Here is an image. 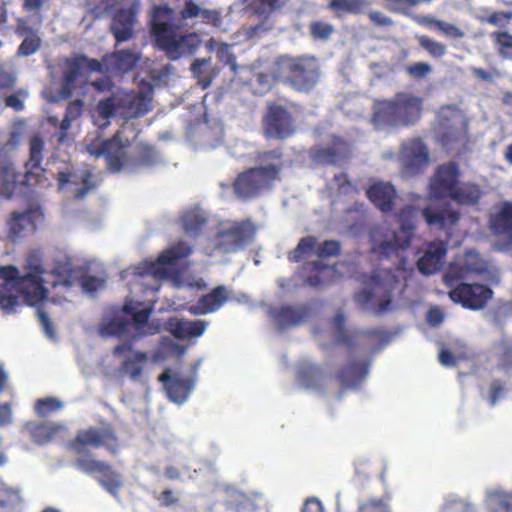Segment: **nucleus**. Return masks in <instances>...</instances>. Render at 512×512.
Here are the masks:
<instances>
[{
  "label": "nucleus",
  "mask_w": 512,
  "mask_h": 512,
  "mask_svg": "<svg viewBox=\"0 0 512 512\" xmlns=\"http://www.w3.org/2000/svg\"><path fill=\"white\" fill-rule=\"evenodd\" d=\"M309 315L305 305H282L273 313V317L280 329L297 326L303 323Z\"/></svg>",
  "instance_id": "nucleus-31"
},
{
  "label": "nucleus",
  "mask_w": 512,
  "mask_h": 512,
  "mask_svg": "<svg viewBox=\"0 0 512 512\" xmlns=\"http://www.w3.org/2000/svg\"><path fill=\"white\" fill-rule=\"evenodd\" d=\"M43 151V139L38 135L33 136L29 141V158L25 163L26 171L23 183L29 184L31 180H34V183L38 182V177H40L44 171L41 167Z\"/></svg>",
  "instance_id": "nucleus-29"
},
{
  "label": "nucleus",
  "mask_w": 512,
  "mask_h": 512,
  "mask_svg": "<svg viewBox=\"0 0 512 512\" xmlns=\"http://www.w3.org/2000/svg\"><path fill=\"white\" fill-rule=\"evenodd\" d=\"M25 268L28 271L22 276L20 283H28L32 292L30 297L36 302V305H38L46 299L48 293L43 285L46 270L43 267L42 258L39 253L31 252L28 254Z\"/></svg>",
  "instance_id": "nucleus-19"
},
{
  "label": "nucleus",
  "mask_w": 512,
  "mask_h": 512,
  "mask_svg": "<svg viewBox=\"0 0 512 512\" xmlns=\"http://www.w3.org/2000/svg\"><path fill=\"white\" fill-rule=\"evenodd\" d=\"M129 8L118 10L111 22L110 30L116 43H122L130 40L134 34V25L136 23V14L139 8V0H131L126 3Z\"/></svg>",
  "instance_id": "nucleus-21"
},
{
  "label": "nucleus",
  "mask_w": 512,
  "mask_h": 512,
  "mask_svg": "<svg viewBox=\"0 0 512 512\" xmlns=\"http://www.w3.org/2000/svg\"><path fill=\"white\" fill-rule=\"evenodd\" d=\"M406 73L415 79H424L432 71L430 64L426 62H415L405 68Z\"/></svg>",
  "instance_id": "nucleus-63"
},
{
  "label": "nucleus",
  "mask_w": 512,
  "mask_h": 512,
  "mask_svg": "<svg viewBox=\"0 0 512 512\" xmlns=\"http://www.w3.org/2000/svg\"><path fill=\"white\" fill-rule=\"evenodd\" d=\"M349 144L342 138L332 136L327 145H316L310 150V157L316 164L341 166L348 161Z\"/></svg>",
  "instance_id": "nucleus-18"
},
{
  "label": "nucleus",
  "mask_w": 512,
  "mask_h": 512,
  "mask_svg": "<svg viewBox=\"0 0 512 512\" xmlns=\"http://www.w3.org/2000/svg\"><path fill=\"white\" fill-rule=\"evenodd\" d=\"M305 283L311 287H320L327 285L333 273L331 266L322 261H312L304 265Z\"/></svg>",
  "instance_id": "nucleus-35"
},
{
  "label": "nucleus",
  "mask_w": 512,
  "mask_h": 512,
  "mask_svg": "<svg viewBox=\"0 0 512 512\" xmlns=\"http://www.w3.org/2000/svg\"><path fill=\"white\" fill-rule=\"evenodd\" d=\"M83 108L84 101L81 99H75L67 105L65 115L59 126V134L61 139L66 137L72 122L82 115Z\"/></svg>",
  "instance_id": "nucleus-46"
},
{
  "label": "nucleus",
  "mask_w": 512,
  "mask_h": 512,
  "mask_svg": "<svg viewBox=\"0 0 512 512\" xmlns=\"http://www.w3.org/2000/svg\"><path fill=\"white\" fill-rule=\"evenodd\" d=\"M62 408V403L52 397L38 399L35 404V411L39 416L45 417L48 414Z\"/></svg>",
  "instance_id": "nucleus-56"
},
{
  "label": "nucleus",
  "mask_w": 512,
  "mask_h": 512,
  "mask_svg": "<svg viewBox=\"0 0 512 512\" xmlns=\"http://www.w3.org/2000/svg\"><path fill=\"white\" fill-rule=\"evenodd\" d=\"M490 39L498 56L502 60L512 61V33L496 30L490 33Z\"/></svg>",
  "instance_id": "nucleus-42"
},
{
  "label": "nucleus",
  "mask_w": 512,
  "mask_h": 512,
  "mask_svg": "<svg viewBox=\"0 0 512 512\" xmlns=\"http://www.w3.org/2000/svg\"><path fill=\"white\" fill-rule=\"evenodd\" d=\"M282 149L276 148L258 152L255 161L260 165L249 168L237 175L232 183L234 194L242 200L258 197L264 190L270 189L280 178L283 168Z\"/></svg>",
  "instance_id": "nucleus-4"
},
{
  "label": "nucleus",
  "mask_w": 512,
  "mask_h": 512,
  "mask_svg": "<svg viewBox=\"0 0 512 512\" xmlns=\"http://www.w3.org/2000/svg\"><path fill=\"white\" fill-rule=\"evenodd\" d=\"M128 2L131 0H86V6L95 18H101L116 6L125 5Z\"/></svg>",
  "instance_id": "nucleus-48"
},
{
  "label": "nucleus",
  "mask_w": 512,
  "mask_h": 512,
  "mask_svg": "<svg viewBox=\"0 0 512 512\" xmlns=\"http://www.w3.org/2000/svg\"><path fill=\"white\" fill-rule=\"evenodd\" d=\"M371 365V359H354V390L358 388L361 382L368 376Z\"/></svg>",
  "instance_id": "nucleus-58"
},
{
  "label": "nucleus",
  "mask_w": 512,
  "mask_h": 512,
  "mask_svg": "<svg viewBox=\"0 0 512 512\" xmlns=\"http://www.w3.org/2000/svg\"><path fill=\"white\" fill-rule=\"evenodd\" d=\"M10 287H0V309L10 313L17 304L18 293L13 294Z\"/></svg>",
  "instance_id": "nucleus-59"
},
{
  "label": "nucleus",
  "mask_w": 512,
  "mask_h": 512,
  "mask_svg": "<svg viewBox=\"0 0 512 512\" xmlns=\"http://www.w3.org/2000/svg\"><path fill=\"white\" fill-rule=\"evenodd\" d=\"M419 46L424 49L432 58L440 59L447 53V46L427 35L417 37Z\"/></svg>",
  "instance_id": "nucleus-50"
},
{
  "label": "nucleus",
  "mask_w": 512,
  "mask_h": 512,
  "mask_svg": "<svg viewBox=\"0 0 512 512\" xmlns=\"http://www.w3.org/2000/svg\"><path fill=\"white\" fill-rule=\"evenodd\" d=\"M0 278L5 281V284L2 287H10L13 289V291L21 296L26 304L30 306L36 305V302L30 297L32 292L28 283H20L22 276L20 275L17 267L13 265L1 266Z\"/></svg>",
  "instance_id": "nucleus-33"
},
{
  "label": "nucleus",
  "mask_w": 512,
  "mask_h": 512,
  "mask_svg": "<svg viewBox=\"0 0 512 512\" xmlns=\"http://www.w3.org/2000/svg\"><path fill=\"white\" fill-rule=\"evenodd\" d=\"M422 216L429 227L440 230L451 228L460 219V213L449 206L441 208L427 206L422 209Z\"/></svg>",
  "instance_id": "nucleus-28"
},
{
  "label": "nucleus",
  "mask_w": 512,
  "mask_h": 512,
  "mask_svg": "<svg viewBox=\"0 0 512 512\" xmlns=\"http://www.w3.org/2000/svg\"><path fill=\"white\" fill-rule=\"evenodd\" d=\"M70 449L79 457L74 465L82 473L93 477L98 484L112 496H117L124 485L121 473L92 454L86 453L88 447H104L110 454L115 455L120 448L119 437L114 427L107 423L101 427L90 426L81 429L69 443Z\"/></svg>",
  "instance_id": "nucleus-1"
},
{
  "label": "nucleus",
  "mask_w": 512,
  "mask_h": 512,
  "mask_svg": "<svg viewBox=\"0 0 512 512\" xmlns=\"http://www.w3.org/2000/svg\"><path fill=\"white\" fill-rule=\"evenodd\" d=\"M242 4L247 5L259 15L271 14L281 10L288 0H240Z\"/></svg>",
  "instance_id": "nucleus-47"
},
{
  "label": "nucleus",
  "mask_w": 512,
  "mask_h": 512,
  "mask_svg": "<svg viewBox=\"0 0 512 512\" xmlns=\"http://www.w3.org/2000/svg\"><path fill=\"white\" fill-rule=\"evenodd\" d=\"M366 195L373 205L383 213H390L394 210L398 197L395 187L391 183L383 181L370 185L366 190Z\"/></svg>",
  "instance_id": "nucleus-23"
},
{
  "label": "nucleus",
  "mask_w": 512,
  "mask_h": 512,
  "mask_svg": "<svg viewBox=\"0 0 512 512\" xmlns=\"http://www.w3.org/2000/svg\"><path fill=\"white\" fill-rule=\"evenodd\" d=\"M512 19V12L495 11L483 18V21L496 27H506Z\"/></svg>",
  "instance_id": "nucleus-62"
},
{
  "label": "nucleus",
  "mask_w": 512,
  "mask_h": 512,
  "mask_svg": "<svg viewBox=\"0 0 512 512\" xmlns=\"http://www.w3.org/2000/svg\"><path fill=\"white\" fill-rule=\"evenodd\" d=\"M439 121L446 130L441 134L445 146L462 142L467 138L468 120L456 105H446L439 111Z\"/></svg>",
  "instance_id": "nucleus-12"
},
{
  "label": "nucleus",
  "mask_w": 512,
  "mask_h": 512,
  "mask_svg": "<svg viewBox=\"0 0 512 512\" xmlns=\"http://www.w3.org/2000/svg\"><path fill=\"white\" fill-rule=\"evenodd\" d=\"M482 196L483 191L479 185L471 182H464L457 185L455 190L449 196V199L459 205L474 206L479 203Z\"/></svg>",
  "instance_id": "nucleus-38"
},
{
  "label": "nucleus",
  "mask_w": 512,
  "mask_h": 512,
  "mask_svg": "<svg viewBox=\"0 0 512 512\" xmlns=\"http://www.w3.org/2000/svg\"><path fill=\"white\" fill-rule=\"evenodd\" d=\"M463 264L469 274H482L487 270L486 262L475 252H467Z\"/></svg>",
  "instance_id": "nucleus-55"
},
{
  "label": "nucleus",
  "mask_w": 512,
  "mask_h": 512,
  "mask_svg": "<svg viewBox=\"0 0 512 512\" xmlns=\"http://www.w3.org/2000/svg\"><path fill=\"white\" fill-rule=\"evenodd\" d=\"M154 93L153 85L142 80L139 91H120V116L124 119L138 118L151 110V101Z\"/></svg>",
  "instance_id": "nucleus-10"
},
{
  "label": "nucleus",
  "mask_w": 512,
  "mask_h": 512,
  "mask_svg": "<svg viewBox=\"0 0 512 512\" xmlns=\"http://www.w3.org/2000/svg\"><path fill=\"white\" fill-rule=\"evenodd\" d=\"M447 254V245L443 241H433L427 245L422 257L417 262L419 271L429 275L440 270Z\"/></svg>",
  "instance_id": "nucleus-26"
},
{
  "label": "nucleus",
  "mask_w": 512,
  "mask_h": 512,
  "mask_svg": "<svg viewBox=\"0 0 512 512\" xmlns=\"http://www.w3.org/2000/svg\"><path fill=\"white\" fill-rule=\"evenodd\" d=\"M216 56L220 62L223 64L230 66L233 72L237 70V61L236 56L231 50L230 45L227 43H221L216 48Z\"/></svg>",
  "instance_id": "nucleus-57"
},
{
  "label": "nucleus",
  "mask_w": 512,
  "mask_h": 512,
  "mask_svg": "<svg viewBox=\"0 0 512 512\" xmlns=\"http://www.w3.org/2000/svg\"><path fill=\"white\" fill-rule=\"evenodd\" d=\"M159 381L164 384L169 399L179 404L187 400L193 388L191 379L184 378L179 373L170 375L169 370L159 376Z\"/></svg>",
  "instance_id": "nucleus-24"
},
{
  "label": "nucleus",
  "mask_w": 512,
  "mask_h": 512,
  "mask_svg": "<svg viewBox=\"0 0 512 512\" xmlns=\"http://www.w3.org/2000/svg\"><path fill=\"white\" fill-rule=\"evenodd\" d=\"M74 273L75 269L70 264L59 263L50 273V276L53 278V280H47V282L50 283L54 288L58 286L70 288L74 284Z\"/></svg>",
  "instance_id": "nucleus-44"
},
{
  "label": "nucleus",
  "mask_w": 512,
  "mask_h": 512,
  "mask_svg": "<svg viewBox=\"0 0 512 512\" xmlns=\"http://www.w3.org/2000/svg\"><path fill=\"white\" fill-rule=\"evenodd\" d=\"M424 100L410 92H398L377 102L372 120L376 126L410 127L422 117Z\"/></svg>",
  "instance_id": "nucleus-5"
},
{
  "label": "nucleus",
  "mask_w": 512,
  "mask_h": 512,
  "mask_svg": "<svg viewBox=\"0 0 512 512\" xmlns=\"http://www.w3.org/2000/svg\"><path fill=\"white\" fill-rule=\"evenodd\" d=\"M398 282V277L391 269L374 271L369 277L368 286L357 294V300L371 307L377 314H382L390 309Z\"/></svg>",
  "instance_id": "nucleus-8"
},
{
  "label": "nucleus",
  "mask_w": 512,
  "mask_h": 512,
  "mask_svg": "<svg viewBox=\"0 0 512 512\" xmlns=\"http://www.w3.org/2000/svg\"><path fill=\"white\" fill-rule=\"evenodd\" d=\"M37 213L34 209H28L24 212L14 211L11 213L8 221V238L12 242H16L18 239L23 237L24 231L30 227L32 230L35 229L34 215Z\"/></svg>",
  "instance_id": "nucleus-34"
},
{
  "label": "nucleus",
  "mask_w": 512,
  "mask_h": 512,
  "mask_svg": "<svg viewBox=\"0 0 512 512\" xmlns=\"http://www.w3.org/2000/svg\"><path fill=\"white\" fill-rule=\"evenodd\" d=\"M169 331L177 339H191L201 336L207 326L208 322L205 320H185L178 318H171L168 322Z\"/></svg>",
  "instance_id": "nucleus-32"
},
{
  "label": "nucleus",
  "mask_w": 512,
  "mask_h": 512,
  "mask_svg": "<svg viewBox=\"0 0 512 512\" xmlns=\"http://www.w3.org/2000/svg\"><path fill=\"white\" fill-rule=\"evenodd\" d=\"M469 275L464 264H450L447 271L443 276L444 283L451 289L454 288L459 282Z\"/></svg>",
  "instance_id": "nucleus-52"
},
{
  "label": "nucleus",
  "mask_w": 512,
  "mask_h": 512,
  "mask_svg": "<svg viewBox=\"0 0 512 512\" xmlns=\"http://www.w3.org/2000/svg\"><path fill=\"white\" fill-rule=\"evenodd\" d=\"M141 59V53L132 49L115 50L105 54L107 74L121 77L133 71Z\"/></svg>",
  "instance_id": "nucleus-22"
},
{
  "label": "nucleus",
  "mask_w": 512,
  "mask_h": 512,
  "mask_svg": "<svg viewBox=\"0 0 512 512\" xmlns=\"http://www.w3.org/2000/svg\"><path fill=\"white\" fill-rule=\"evenodd\" d=\"M151 313L152 310L149 308L137 310L133 313V317L129 321L130 327L134 329V333L130 336V340L114 347V356H121L126 351H132L135 342L144 337L155 335L160 331L159 324L150 322Z\"/></svg>",
  "instance_id": "nucleus-16"
},
{
  "label": "nucleus",
  "mask_w": 512,
  "mask_h": 512,
  "mask_svg": "<svg viewBox=\"0 0 512 512\" xmlns=\"http://www.w3.org/2000/svg\"><path fill=\"white\" fill-rule=\"evenodd\" d=\"M192 248L185 242H178L159 255L148 264L146 272L160 279L169 276V266L177 264L181 259L187 258Z\"/></svg>",
  "instance_id": "nucleus-20"
},
{
  "label": "nucleus",
  "mask_w": 512,
  "mask_h": 512,
  "mask_svg": "<svg viewBox=\"0 0 512 512\" xmlns=\"http://www.w3.org/2000/svg\"><path fill=\"white\" fill-rule=\"evenodd\" d=\"M131 355L125 357L121 364V371L133 380L137 381L141 378L144 365L148 361V354L144 351H131Z\"/></svg>",
  "instance_id": "nucleus-39"
},
{
  "label": "nucleus",
  "mask_w": 512,
  "mask_h": 512,
  "mask_svg": "<svg viewBox=\"0 0 512 512\" xmlns=\"http://www.w3.org/2000/svg\"><path fill=\"white\" fill-rule=\"evenodd\" d=\"M129 140L123 141L121 132H116L111 138L92 143L87 151L95 157L104 156L108 169L113 173L122 171L135 172L141 168L151 167L157 161V154L152 146L140 144L133 153L128 151Z\"/></svg>",
  "instance_id": "nucleus-3"
},
{
  "label": "nucleus",
  "mask_w": 512,
  "mask_h": 512,
  "mask_svg": "<svg viewBox=\"0 0 512 512\" xmlns=\"http://www.w3.org/2000/svg\"><path fill=\"white\" fill-rule=\"evenodd\" d=\"M414 212L415 208L412 206L403 207L398 215V222L400 224V229L398 232H394L398 234L402 239H404V246H410L411 241L414 237V232L416 229V224L414 221Z\"/></svg>",
  "instance_id": "nucleus-40"
},
{
  "label": "nucleus",
  "mask_w": 512,
  "mask_h": 512,
  "mask_svg": "<svg viewBox=\"0 0 512 512\" xmlns=\"http://www.w3.org/2000/svg\"><path fill=\"white\" fill-rule=\"evenodd\" d=\"M341 252V243L337 240H325L317 244V238L309 235L301 238L297 246L288 252L287 258L292 263L300 262L305 256L314 253L321 259L336 257Z\"/></svg>",
  "instance_id": "nucleus-15"
},
{
  "label": "nucleus",
  "mask_w": 512,
  "mask_h": 512,
  "mask_svg": "<svg viewBox=\"0 0 512 512\" xmlns=\"http://www.w3.org/2000/svg\"><path fill=\"white\" fill-rule=\"evenodd\" d=\"M257 231L251 218L221 222L212 239V254L225 256L244 251L255 241Z\"/></svg>",
  "instance_id": "nucleus-7"
},
{
  "label": "nucleus",
  "mask_w": 512,
  "mask_h": 512,
  "mask_svg": "<svg viewBox=\"0 0 512 512\" xmlns=\"http://www.w3.org/2000/svg\"><path fill=\"white\" fill-rule=\"evenodd\" d=\"M210 65L211 60L206 58H197L191 64L190 70L202 89L208 88L212 83L213 75Z\"/></svg>",
  "instance_id": "nucleus-45"
},
{
  "label": "nucleus",
  "mask_w": 512,
  "mask_h": 512,
  "mask_svg": "<svg viewBox=\"0 0 512 512\" xmlns=\"http://www.w3.org/2000/svg\"><path fill=\"white\" fill-rule=\"evenodd\" d=\"M272 75L296 91L307 92L317 84L320 73L315 57L281 55L274 62Z\"/></svg>",
  "instance_id": "nucleus-6"
},
{
  "label": "nucleus",
  "mask_w": 512,
  "mask_h": 512,
  "mask_svg": "<svg viewBox=\"0 0 512 512\" xmlns=\"http://www.w3.org/2000/svg\"><path fill=\"white\" fill-rule=\"evenodd\" d=\"M489 227L495 235L512 234V202L504 201L490 216Z\"/></svg>",
  "instance_id": "nucleus-36"
},
{
  "label": "nucleus",
  "mask_w": 512,
  "mask_h": 512,
  "mask_svg": "<svg viewBox=\"0 0 512 512\" xmlns=\"http://www.w3.org/2000/svg\"><path fill=\"white\" fill-rule=\"evenodd\" d=\"M399 159L404 173L414 176L423 172L428 165L429 152L421 139H410L402 144Z\"/></svg>",
  "instance_id": "nucleus-17"
},
{
  "label": "nucleus",
  "mask_w": 512,
  "mask_h": 512,
  "mask_svg": "<svg viewBox=\"0 0 512 512\" xmlns=\"http://www.w3.org/2000/svg\"><path fill=\"white\" fill-rule=\"evenodd\" d=\"M331 188L334 190L335 194L339 196L347 195L352 188L348 174L340 173L335 175L332 179Z\"/></svg>",
  "instance_id": "nucleus-60"
},
{
  "label": "nucleus",
  "mask_w": 512,
  "mask_h": 512,
  "mask_svg": "<svg viewBox=\"0 0 512 512\" xmlns=\"http://www.w3.org/2000/svg\"><path fill=\"white\" fill-rule=\"evenodd\" d=\"M321 374V369L317 365L305 364L299 369L300 379L307 385L310 386L313 382L318 379Z\"/></svg>",
  "instance_id": "nucleus-61"
},
{
  "label": "nucleus",
  "mask_w": 512,
  "mask_h": 512,
  "mask_svg": "<svg viewBox=\"0 0 512 512\" xmlns=\"http://www.w3.org/2000/svg\"><path fill=\"white\" fill-rule=\"evenodd\" d=\"M184 232L191 237H198L207 223V218L200 209H190L181 217Z\"/></svg>",
  "instance_id": "nucleus-41"
},
{
  "label": "nucleus",
  "mask_w": 512,
  "mask_h": 512,
  "mask_svg": "<svg viewBox=\"0 0 512 512\" xmlns=\"http://www.w3.org/2000/svg\"><path fill=\"white\" fill-rule=\"evenodd\" d=\"M97 110L99 115L104 119H109L116 113L120 115L119 92L101 99L98 102Z\"/></svg>",
  "instance_id": "nucleus-51"
},
{
  "label": "nucleus",
  "mask_w": 512,
  "mask_h": 512,
  "mask_svg": "<svg viewBox=\"0 0 512 512\" xmlns=\"http://www.w3.org/2000/svg\"><path fill=\"white\" fill-rule=\"evenodd\" d=\"M19 176L14 165L5 160V152L0 146V194L10 198L14 194L17 185L30 186L35 184L34 180L25 184L23 183L24 176L21 180L18 179Z\"/></svg>",
  "instance_id": "nucleus-30"
},
{
  "label": "nucleus",
  "mask_w": 512,
  "mask_h": 512,
  "mask_svg": "<svg viewBox=\"0 0 512 512\" xmlns=\"http://www.w3.org/2000/svg\"><path fill=\"white\" fill-rule=\"evenodd\" d=\"M437 24L438 27L436 30L448 38L461 39L465 35L464 31L453 23L441 20L440 23Z\"/></svg>",
  "instance_id": "nucleus-64"
},
{
  "label": "nucleus",
  "mask_w": 512,
  "mask_h": 512,
  "mask_svg": "<svg viewBox=\"0 0 512 512\" xmlns=\"http://www.w3.org/2000/svg\"><path fill=\"white\" fill-rule=\"evenodd\" d=\"M229 292L223 285L213 288L209 293L201 296L195 305L189 308L193 315H206L219 310L228 300Z\"/></svg>",
  "instance_id": "nucleus-27"
},
{
  "label": "nucleus",
  "mask_w": 512,
  "mask_h": 512,
  "mask_svg": "<svg viewBox=\"0 0 512 512\" xmlns=\"http://www.w3.org/2000/svg\"><path fill=\"white\" fill-rule=\"evenodd\" d=\"M308 28L314 40L326 41L334 32V27L330 23L321 20L312 21Z\"/></svg>",
  "instance_id": "nucleus-54"
},
{
  "label": "nucleus",
  "mask_w": 512,
  "mask_h": 512,
  "mask_svg": "<svg viewBox=\"0 0 512 512\" xmlns=\"http://www.w3.org/2000/svg\"><path fill=\"white\" fill-rule=\"evenodd\" d=\"M24 428L38 445H43L54 437V431L42 423H26Z\"/></svg>",
  "instance_id": "nucleus-49"
},
{
  "label": "nucleus",
  "mask_w": 512,
  "mask_h": 512,
  "mask_svg": "<svg viewBox=\"0 0 512 512\" xmlns=\"http://www.w3.org/2000/svg\"><path fill=\"white\" fill-rule=\"evenodd\" d=\"M129 329L130 321L122 316L115 315L100 325L99 332L104 337H120L126 335Z\"/></svg>",
  "instance_id": "nucleus-43"
},
{
  "label": "nucleus",
  "mask_w": 512,
  "mask_h": 512,
  "mask_svg": "<svg viewBox=\"0 0 512 512\" xmlns=\"http://www.w3.org/2000/svg\"><path fill=\"white\" fill-rule=\"evenodd\" d=\"M174 21L175 11L167 4L152 8L149 25L153 45L171 61L193 55L202 42L196 32L180 33V28Z\"/></svg>",
  "instance_id": "nucleus-2"
},
{
  "label": "nucleus",
  "mask_w": 512,
  "mask_h": 512,
  "mask_svg": "<svg viewBox=\"0 0 512 512\" xmlns=\"http://www.w3.org/2000/svg\"><path fill=\"white\" fill-rule=\"evenodd\" d=\"M42 46V39L39 35H30L24 37L17 48L16 55L18 57H29L39 51Z\"/></svg>",
  "instance_id": "nucleus-53"
},
{
  "label": "nucleus",
  "mask_w": 512,
  "mask_h": 512,
  "mask_svg": "<svg viewBox=\"0 0 512 512\" xmlns=\"http://www.w3.org/2000/svg\"><path fill=\"white\" fill-rule=\"evenodd\" d=\"M461 171L455 161L441 164L437 167L429 184V195L434 199H446L459 184Z\"/></svg>",
  "instance_id": "nucleus-14"
},
{
  "label": "nucleus",
  "mask_w": 512,
  "mask_h": 512,
  "mask_svg": "<svg viewBox=\"0 0 512 512\" xmlns=\"http://www.w3.org/2000/svg\"><path fill=\"white\" fill-rule=\"evenodd\" d=\"M372 252L377 254L379 258H390L397 255L400 250H404L409 246H404V239L394 232L390 236L385 235V239L376 240L375 233L372 234Z\"/></svg>",
  "instance_id": "nucleus-37"
},
{
  "label": "nucleus",
  "mask_w": 512,
  "mask_h": 512,
  "mask_svg": "<svg viewBox=\"0 0 512 512\" xmlns=\"http://www.w3.org/2000/svg\"><path fill=\"white\" fill-rule=\"evenodd\" d=\"M296 130L292 113L283 105L271 104L263 116V133L267 138L287 139Z\"/></svg>",
  "instance_id": "nucleus-11"
},
{
  "label": "nucleus",
  "mask_w": 512,
  "mask_h": 512,
  "mask_svg": "<svg viewBox=\"0 0 512 512\" xmlns=\"http://www.w3.org/2000/svg\"><path fill=\"white\" fill-rule=\"evenodd\" d=\"M86 55L78 54L65 60V69L63 71V82L59 90L62 99H69L76 88L77 80L82 76L84 69L83 62Z\"/></svg>",
  "instance_id": "nucleus-25"
},
{
  "label": "nucleus",
  "mask_w": 512,
  "mask_h": 512,
  "mask_svg": "<svg viewBox=\"0 0 512 512\" xmlns=\"http://www.w3.org/2000/svg\"><path fill=\"white\" fill-rule=\"evenodd\" d=\"M449 298L456 304L469 310H481L486 307L488 301L493 297L490 287L480 283H459L450 289Z\"/></svg>",
  "instance_id": "nucleus-13"
},
{
  "label": "nucleus",
  "mask_w": 512,
  "mask_h": 512,
  "mask_svg": "<svg viewBox=\"0 0 512 512\" xmlns=\"http://www.w3.org/2000/svg\"><path fill=\"white\" fill-rule=\"evenodd\" d=\"M345 322L346 317L342 311H338L331 320L334 344L344 348L343 363L338 361L335 363L332 375L333 380L339 386L340 397L352 387V337L345 329Z\"/></svg>",
  "instance_id": "nucleus-9"
}]
</instances>
